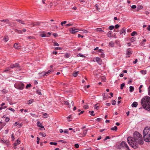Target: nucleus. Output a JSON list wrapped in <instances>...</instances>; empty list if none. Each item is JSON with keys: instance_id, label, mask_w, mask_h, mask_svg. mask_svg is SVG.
Here are the masks:
<instances>
[{"instance_id": "f257e3e1", "label": "nucleus", "mask_w": 150, "mask_h": 150, "mask_svg": "<svg viewBox=\"0 0 150 150\" xmlns=\"http://www.w3.org/2000/svg\"><path fill=\"white\" fill-rule=\"evenodd\" d=\"M127 140L129 145L134 149L137 148L139 144H142L144 142L142 135L137 132L134 133L133 137H128Z\"/></svg>"}, {"instance_id": "f03ea898", "label": "nucleus", "mask_w": 150, "mask_h": 150, "mask_svg": "<svg viewBox=\"0 0 150 150\" xmlns=\"http://www.w3.org/2000/svg\"><path fill=\"white\" fill-rule=\"evenodd\" d=\"M141 104L143 108L146 110L150 111V97L146 96L143 98L141 101Z\"/></svg>"}, {"instance_id": "7ed1b4c3", "label": "nucleus", "mask_w": 150, "mask_h": 150, "mask_svg": "<svg viewBox=\"0 0 150 150\" xmlns=\"http://www.w3.org/2000/svg\"><path fill=\"white\" fill-rule=\"evenodd\" d=\"M143 136L144 140L147 142H150V127H146L144 130Z\"/></svg>"}, {"instance_id": "20e7f679", "label": "nucleus", "mask_w": 150, "mask_h": 150, "mask_svg": "<svg viewBox=\"0 0 150 150\" xmlns=\"http://www.w3.org/2000/svg\"><path fill=\"white\" fill-rule=\"evenodd\" d=\"M15 88L18 89L23 90L24 87V84L22 82H18L14 84Z\"/></svg>"}, {"instance_id": "39448f33", "label": "nucleus", "mask_w": 150, "mask_h": 150, "mask_svg": "<svg viewBox=\"0 0 150 150\" xmlns=\"http://www.w3.org/2000/svg\"><path fill=\"white\" fill-rule=\"evenodd\" d=\"M120 146L121 147L126 149V150H130L127 143L124 141H122L121 142L120 144Z\"/></svg>"}, {"instance_id": "423d86ee", "label": "nucleus", "mask_w": 150, "mask_h": 150, "mask_svg": "<svg viewBox=\"0 0 150 150\" xmlns=\"http://www.w3.org/2000/svg\"><path fill=\"white\" fill-rule=\"evenodd\" d=\"M69 30L71 32V33L72 34H74L75 33L78 32V30L76 29L75 27L70 28Z\"/></svg>"}, {"instance_id": "0eeeda50", "label": "nucleus", "mask_w": 150, "mask_h": 150, "mask_svg": "<svg viewBox=\"0 0 150 150\" xmlns=\"http://www.w3.org/2000/svg\"><path fill=\"white\" fill-rule=\"evenodd\" d=\"M1 22H3V24H8L9 23V20L8 19H6L3 20H0V24L3 25L2 23H1Z\"/></svg>"}, {"instance_id": "6e6552de", "label": "nucleus", "mask_w": 150, "mask_h": 150, "mask_svg": "<svg viewBox=\"0 0 150 150\" xmlns=\"http://www.w3.org/2000/svg\"><path fill=\"white\" fill-rule=\"evenodd\" d=\"M52 71L51 70H50L47 71L46 72H43L41 73H40V74H42L43 76H47V74H48L50 73Z\"/></svg>"}, {"instance_id": "1a4fd4ad", "label": "nucleus", "mask_w": 150, "mask_h": 150, "mask_svg": "<svg viewBox=\"0 0 150 150\" xmlns=\"http://www.w3.org/2000/svg\"><path fill=\"white\" fill-rule=\"evenodd\" d=\"M42 23H41L39 22H35V23H31V25H33V26L34 27L39 25H40L41 24H42Z\"/></svg>"}, {"instance_id": "9d476101", "label": "nucleus", "mask_w": 150, "mask_h": 150, "mask_svg": "<svg viewBox=\"0 0 150 150\" xmlns=\"http://www.w3.org/2000/svg\"><path fill=\"white\" fill-rule=\"evenodd\" d=\"M96 61L100 65L101 64L102 60L99 57H96Z\"/></svg>"}, {"instance_id": "9b49d317", "label": "nucleus", "mask_w": 150, "mask_h": 150, "mask_svg": "<svg viewBox=\"0 0 150 150\" xmlns=\"http://www.w3.org/2000/svg\"><path fill=\"white\" fill-rule=\"evenodd\" d=\"M19 67V64H18L16 63L15 64H13L12 65H11L10 66V67L11 68H13L15 67Z\"/></svg>"}, {"instance_id": "f8f14e48", "label": "nucleus", "mask_w": 150, "mask_h": 150, "mask_svg": "<svg viewBox=\"0 0 150 150\" xmlns=\"http://www.w3.org/2000/svg\"><path fill=\"white\" fill-rule=\"evenodd\" d=\"M132 54V52L130 49H129L127 50L126 51V54L127 55H129L128 56V57H129L130 56H129L130 55H131Z\"/></svg>"}, {"instance_id": "ddd939ff", "label": "nucleus", "mask_w": 150, "mask_h": 150, "mask_svg": "<svg viewBox=\"0 0 150 150\" xmlns=\"http://www.w3.org/2000/svg\"><path fill=\"white\" fill-rule=\"evenodd\" d=\"M14 47L15 48L17 49H19L20 48V45H18L17 43H15L14 45Z\"/></svg>"}, {"instance_id": "4468645a", "label": "nucleus", "mask_w": 150, "mask_h": 150, "mask_svg": "<svg viewBox=\"0 0 150 150\" xmlns=\"http://www.w3.org/2000/svg\"><path fill=\"white\" fill-rule=\"evenodd\" d=\"M138 105V103L137 102H134L132 104V107H136Z\"/></svg>"}, {"instance_id": "2eb2a0df", "label": "nucleus", "mask_w": 150, "mask_h": 150, "mask_svg": "<svg viewBox=\"0 0 150 150\" xmlns=\"http://www.w3.org/2000/svg\"><path fill=\"white\" fill-rule=\"evenodd\" d=\"M14 31L16 32L17 33L19 34H22L23 33V31L21 30H18L17 29H15Z\"/></svg>"}, {"instance_id": "dca6fc26", "label": "nucleus", "mask_w": 150, "mask_h": 150, "mask_svg": "<svg viewBox=\"0 0 150 150\" xmlns=\"http://www.w3.org/2000/svg\"><path fill=\"white\" fill-rule=\"evenodd\" d=\"M143 6L142 5H139L138 6L137 8V11H139V10L142 9L143 8Z\"/></svg>"}, {"instance_id": "f3484780", "label": "nucleus", "mask_w": 150, "mask_h": 150, "mask_svg": "<svg viewBox=\"0 0 150 150\" xmlns=\"http://www.w3.org/2000/svg\"><path fill=\"white\" fill-rule=\"evenodd\" d=\"M64 103L65 105H67L69 108L71 107V105L68 101H64Z\"/></svg>"}, {"instance_id": "a211bd4d", "label": "nucleus", "mask_w": 150, "mask_h": 150, "mask_svg": "<svg viewBox=\"0 0 150 150\" xmlns=\"http://www.w3.org/2000/svg\"><path fill=\"white\" fill-rule=\"evenodd\" d=\"M109 46L110 47H112L114 46V43L113 41L110 42L109 44Z\"/></svg>"}, {"instance_id": "6ab92c4d", "label": "nucleus", "mask_w": 150, "mask_h": 150, "mask_svg": "<svg viewBox=\"0 0 150 150\" xmlns=\"http://www.w3.org/2000/svg\"><path fill=\"white\" fill-rule=\"evenodd\" d=\"M20 140H17V142H15L14 143V146H16L17 145L19 144L20 143Z\"/></svg>"}, {"instance_id": "aec40b11", "label": "nucleus", "mask_w": 150, "mask_h": 150, "mask_svg": "<svg viewBox=\"0 0 150 150\" xmlns=\"http://www.w3.org/2000/svg\"><path fill=\"white\" fill-rule=\"evenodd\" d=\"M67 118V119L69 121H71V120H70L69 119H72L73 118V115H69V116H68V117Z\"/></svg>"}, {"instance_id": "412c9836", "label": "nucleus", "mask_w": 150, "mask_h": 150, "mask_svg": "<svg viewBox=\"0 0 150 150\" xmlns=\"http://www.w3.org/2000/svg\"><path fill=\"white\" fill-rule=\"evenodd\" d=\"M134 90V88L132 86L129 87V91L130 92H132Z\"/></svg>"}, {"instance_id": "4be33fe9", "label": "nucleus", "mask_w": 150, "mask_h": 150, "mask_svg": "<svg viewBox=\"0 0 150 150\" xmlns=\"http://www.w3.org/2000/svg\"><path fill=\"white\" fill-rule=\"evenodd\" d=\"M125 29L124 28H122L121 30L120 34H121L124 33H125Z\"/></svg>"}, {"instance_id": "5701e85b", "label": "nucleus", "mask_w": 150, "mask_h": 150, "mask_svg": "<svg viewBox=\"0 0 150 150\" xmlns=\"http://www.w3.org/2000/svg\"><path fill=\"white\" fill-rule=\"evenodd\" d=\"M3 40L5 42L7 41L8 40V36H5V37H4V38L3 39Z\"/></svg>"}, {"instance_id": "b1692460", "label": "nucleus", "mask_w": 150, "mask_h": 150, "mask_svg": "<svg viewBox=\"0 0 150 150\" xmlns=\"http://www.w3.org/2000/svg\"><path fill=\"white\" fill-rule=\"evenodd\" d=\"M43 116L44 118H47L49 116V115L47 113H45L43 114Z\"/></svg>"}, {"instance_id": "393cba45", "label": "nucleus", "mask_w": 150, "mask_h": 150, "mask_svg": "<svg viewBox=\"0 0 150 150\" xmlns=\"http://www.w3.org/2000/svg\"><path fill=\"white\" fill-rule=\"evenodd\" d=\"M36 93L38 94L39 95H41V91L39 89H37L36 91Z\"/></svg>"}, {"instance_id": "a878e982", "label": "nucleus", "mask_w": 150, "mask_h": 150, "mask_svg": "<svg viewBox=\"0 0 150 150\" xmlns=\"http://www.w3.org/2000/svg\"><path fill=\"white\" fill-rule=\"evenodd\" d=\"M136 38L135 37H133L130 39V41L131 42H133L135 41Z\"/></svg>"}, {"instance_id": "bb28decb", "label": "nucleus", "mask_w": 150, "mask_h": 150, "mask_svg": "<svg viewBox=\"0 0 150 150\" xmlns=\"http://www.w3.org/2000/svg\"><path fill=\"white\" fill-rule=\"evenodd\" d=\"M16 21L17 22L20 23H22V24H25L24 23H23V21L20 20L19 19H16Z\"/></svg>"}, {"instance_id": "cd10ccee", "label": "nucleus", "mask_w": 150, "mask_h": 150, "mask_svg": "<svg viewBox=\"0 0 150 150\" xmlns=\"http://www.w3.org/2000/svg\"><path fill=\"white\" fill-rule=\"evenodd\" d=\"M117 127L116 126H115L114 127L111 128V130H117Z\"/></svg>"}, {"instance_id": "c85d7f7f", "label": "nucleus", "mask_w": 150, "mask_h": 150, "mask_svg": "<svg viewBox=\"0 0 150 150\" xmlns=\"http://www.w3.org/2000/svg\"><path fill=\"white\" fill-rule=\"evenodd\" d=\"M94 111H90L89 112V113H90V115L91 116H94L95 114H94Z\"/></svg>"}, {"instance_id": "c756f323", "label": "nucleus", "mask_w": 150, "mask_h": 150, "mask_svg": "<svg viewBox=\"0 0 150 150\" xmlns=\"http://www.w3.org/2000/svg\"><path fill=\"white\" fill-rule=\"evenodd\" d=\"M34 100L33 99L30 100L28 101V103L30 104L34 102Z\"/></svg>"}, {"instance_id": "7c9ffc66", "label": "nucleus", "mask_w": 150, "mask_h": 150, "mask_svg": "<svg viewBox=\"0 0 150 150\" xmlns=\"http://www.w3.org/2000/svg\"><path fill=\"white\" fill-rule=\"evenodd\" d=\"M125 84L124 83H123L121 84L120 89H123V87H124V86H125Z\"/></svg>"}, {"instance_id": "2f4dec72", "label": "nucleus", "mask_w": 150, "mask_h": 150, "mask_svg": "<svg viewBox=\"0 0 150 150\" xmlns=\"http://www.w3.org/2000/svg\"><path fill=\"white\" fill-rule=\"evenodd\" d=\"M40 134L43 137H45L46 136V134L45 133L40 132Z\"/></svg>"}, {"instance_id": "473e14b6", "label": "nucleus", "mask_w": 150, "mask_h": 150, "mask_svg": "<svg viewBox=\"0 0 150 150\" xmlns=\"http://www.w3.org/2000/svg\"><path fill=\"white\" fill-rule=\"evenodd\" d=\"M137 34V33L136 32L133 31V32H132V33H131V35L132 36H134V35H135L136 34Z\"/></svg>"}, {"instance_id": "72a5a7b5", "label": "nucleus", "mask_w": 150, "mask_h": 150, "mask_svg": "<svg viewBox=\"0 0 150 150\" xmlns=\"http://www.w3.org/2000/svg\"><path fill=\"white\" fill-rule=\"evenodd\" d=\"M31 86V85L29 83L26 86V89H28V88L30 87Z\"/></svg>"}, {"instance_id": "f704fd0d", "label": "nucleus", "mask_w": 150, "mask_h": 150, "mask_svg": "<svg viewBox=\"0 0 150 150\" xmlns=\"http://www.w3.org/2000/svg\"><path fill=\"white\" fill-rule=\"evenodd\" d=\"M112 34L111 31H109L107 33L108 37H111L110 35Z\"/></svg>"}, {"instance_id": "c9c22d12", "label": "nucleus", "mask_w": 150, "mask_h": 150, "mask_svg": "<svg viewBox=\"0 0 150 150\" xmlns=\"http://www.w3.org/2000/svg\"><path fill=\"white\" fill-rule=\"evenodd\" d=\"M79 71L76 72L73 74V75L74 77H76L78 75Z\"/></svg>"}, {"instance_id": "e433bc0d", "label": "nucleus", "mask_w": 150, "mask_h": 150, "mask_svg": "<svg viewBox=\"0 0 150 150\" xmlns=\"http://www.w3.org/2000/svg\"><path fill=\"white\" fill-rule=\"evenodd\" d=\"M40 36L42 37H48V36H46V35L45 34H42L40 35Z\"/></svg>"}, {"instance_id": "4c0bfd02", "label": "nucleus", "mask_w": 150, "mask_h": 150, "mask_svg": "<svg viewBox=\"0 0 150 150\" xmlns=\"http://www.w3.org/2000/svg\"><path fill=\"white\" fill-rule=\"evenodd\" d=\"M98 105V104H97L95 105L94 106L95 108L97 110H98L99 108V106Z\"/></svg>"}, {"instance_id": "58836bf2", "label": "nucleus", "mask_w": 150, "mask_h": 150, "mask_svg": "<svg viewBox=\"0 0 150 150\" xmlns=\"http://www.w3.org/2000/svg\"><path fill=\"white\" fill-rule=\"evenodd\" d=\"M78 57H85V56L84 55L81 54L79 53L78 54Z\"/></svg>"}, {"instance_id": "ea45409f", "label": "nucleus", "mask_w": 150, "mask_h": 150, "mask_svg": "<svg viewBox=\"0 0 150 150\" xmlns=\"http://www.w3.org/2000/svg\"><path fill=\"white\" fill-rule=\"evenodd\" d=\"M102 81L103 82H105L106 81V79L105 78L104 76H103L102 77Z\"/></svg>"}, {"instance_id": "a19ab883", "label": "nucleus", "mask_w": 150, "mask_h": 150, "mask_svg": "<svg viewBox=\"0 0 150 150\" xmlns=\"http://www.w3.org/2000/svg\"><path fill=\"white\" fill-rule=\"evenodd\" d=\"M50 144L51 145H56L57 144L56 142H50Z\"/></svg>"}, {"instance_id": "79ce46f5", "label": "nucleus", "mask_w": 150, "mask_h": 150, "mask_svg": "<svg viewBox=\"0 0 150 150\" xmlns=\"http://www.w3.org/2000/svg\"><path fill=\"white\" fill-rule=\"evenodd\" d=\"M64 57L66 58H68L69 57V56L68 53H66Z\"/></svg>"}, {"instance_id": "37998d69", "label": "nucleus", "mask_w": 150, "mask_h": 150, "mask_svg": "<svg viewBox=\"0 0 150 150\" xmlns=\"http://www.w3.org/2000/svg\"><path fill=\"white\" fill-rule=\"evenodd\" d=\"M114 28V26L113 25H110L109 27V28L110 30H112Z\"/></svg>"}, {"instance_id": "c03bdc74", "label": "nucleus", "mask_w": 150, "mask_h": 150, "mask_svg": "<svg viewBox=\"0 0 150 150\" xmlns=\"http://www.w3.org/2000/svg\"><path fill=\"white\" fill-rule=\"evenodd\" d=\"M10 70V68L9 67L7 68L4 71V72H6Z\"/></svg>"}, {"instance_id": "a18cd8bd", "label": "nucleus", "mask_w": 150, "mask_h": 150, "mask_svg": "<svg viewBox=\"0 0 150 150\" xmlns=\"http://www.w3.org/2000/svg\"><path fill=\"white\" fill-rule=\"evenodd\" d=\"M97 31H102V32H103V31L102 30V28H98L97 29Z\"/></svg>"}, {"instance_id": "49530a36", "label": "nucleus", "mask_w": 150, "mask_h": 150, "mask_svg": "<svg viewBox=\"0 0 150 150\" xmlns=\"http://www.w3.org/2000/svg\"><path fill=\"white\" fill-rule=\"evenodd\" d=\"M100 56L102 58H104L105 57V55L104 53H101L100 55Z\"/></svg>"}, {"instance_id": "de8ad7c7", "label": "nucleus", "mask_w": 150, "mask_h": 150, "mask_svg": "<svg viewBox=\"0 0 150 150\" xmlns=\"http://www.w3.org/2000/svg\"><path fill=\"white\" fill-rule=\"evenodd\" d=\"M54 46H59V44L58 43H57V42H54Z\"/></svg>"}, {"instance_id": "09e8293b", "label": "nucleus", "mask_w": 150, "mask_h": 150, "mask_svg": "<svg viewBox=\"0 0 150 150\" xmlns=\"http://www.w3.org/2000/svg\"><path fill=\"white\" fill-rule=\"evenodd\" d=\"M1 142L3 143H7V140H4V139H2L1 141Z\"/></svg>"}, {"instance_id": "8fccbe9b", "label": "nucleus", "mask_w": 150, "mask_h": 150, "mask_svg": "<svg viewBox=\"0 0 150 150\" xmlns=\"http://www.w3.org/2000/svg\"><path fill=\"white\" fill-rule=\"evenodd\" d=\"M116 102L115 100H112V104L113 105H115L116 104Z\"/></svg>"}, {"instance_id": "3c124183", "label": "nucleus", "mask_w": 150, "mask_h": 150, "mask_svg": "<svg viewBox=\"0 0 150 150\" xmlns=\"http://www.w3.org/2000/svg\"><path fill=\"white\" fill-rule=\"evenodd\" d=\"M66 23L67 21H64L61 22V24L63 26L64 24H65Z\"/></svg>"}, {"instance_id": "603ef678", "label": "nucleus", "mask_w": 150, "mask_h": 150, "mask_svg": "<svg viewBox=\"0 0 150 150\" xmlns=\"http://www.w3.org/2000/svg\"><path fill=\"white\" fill-rule=\"evenodd\" d=\"M37 143L38 144H39V140H40V139L39 137H37Z\"/></svg>"}, {"instance_id": "864d4df0", "label": "nucleus", "mask_w": 150, "mask_h": 150, "mask_svg": "<svg viewBox=\"0 0 150 150\" xmlns=\"http://www.w3.org/2000/svg\"><path fill=\"white\" fill-rule=\"evenodd\" d=\"M96 7V9L97 10H99L100 8H98V5L97 4H96L95 5Z\"/></svg>"}, {"instance_id": "5fc2aeb1", "label": "nucleus", "mask_w": 150, "mask_h": 150, "mask_svg": "<svg viewBox=\"0 0 150 150\" xmlns=\"http://www.w3.org/2000/svg\"><path fill=\"white\" fill-rule=\"evenodd\" d=\"M87 132V130H84L83 131V134L84 135H85L86 134Z\"/></svg>"}, {"instance_id": "6e6d98bb", "label": "nucleus", "mask_w": 150, "mask_h": 150, "mask_svg": "<svg viewBox=\"0 0 150 150\" xmlns=\"http://www.w3.org/2000/svg\"><path fill=\"white\" fill-rule=\"evenodd\" d=\"M8 131H9V129L8 128H7L6 130L5 131V134H7V133H8Z\"/></svg>"}, {"instance_id": "4d7b16f0", "label": "nucleus", "mask_w": 150, "mask_h": 150, "mask_svg": "<svg viewBox=\"0 0 150 150\" xmlns=\"http://www.w3.org/2000/svg\"><path fill=\"white\" fill-rule=\"evenodd\" d=\"M84 108L85 109H88V106L87 105H84Z\"/></svg>"}, {"instance_id": "13d9d810", "label": "nucleus", "mask_w": 150, "mask_h": 150, "mask_svg": "<svg viewBox=\"0 0 150 150\" xmlns=\"http://www.w3.org/2000/svg\"><path fill=\"white\" fill-rule=\"evenodd\" d=\"M148 95L150 96V86L148 88Z\"/></svg>"}, {"instance_id": "bf43d9fd", "label": "nucleus", "mask_w": 150, "mask_h": 150, "mask_svg": "<svg viewBox=\"0 0 150 150\" xmlns=\"http://www.w3.org/2000/svg\"><path fill=\"white\" fill-rule=\"evenodd\" d=\"M81 30L83 31V32L84 33H88V31L85 30Z\"/></svg>"}, {"instance_id": "052dcab7", "label": "nucleus", "mask_w": 150, "mask_h": 150, "mask_svg": "<svg viewBox=\"0 0 150 150\" xmlns=\"http://www.w3.org/2000/svg\"><path fill=\"white\" fill-rule=\"evenodd\" d=\"M73 25L72 23H69L66 24V26H70Z\"/></svg>"}, {"instance_id": "680f3d73", "label": "nucleus", "mask_w": 150, "mask_h": 150, "mask_svg": "<svg viewBox=\"0 0 150 150\" xmlns=\"http://www.w3.org/2000/svg\"><path fill=\"white\" fill-rule=\"evenodd\" d=\"M8 109L14 112L15 110L13 109L12 108H8Z\"/></svg>"}, {"instance_id": "e2e57ef3", "label": "nucleus", "mask_w": 150, "mask_h": 150, "mask_svg": "<svg viewBox=\"0 0 150 150\" xmlns=\"http://www.w3.org/2000/svg\"><path fill=\"white\" fill-rule=\"evenodd\" d=\"M136 8V6L135 5H133L131 6V8L133 9H135Z\"/></svg>"}, {"instance_id": "0e129e2a", "label": "nucleus", "mask_w": 150, "mask_h": 150, "mask_svg": "<svg viewBox=\"0 0 150 150\" xmlns=\"http://www.w3.org/2000/svg\"><path fill=\"white\" fill-rule=\"evenodd\" d=\"M9 120V119L8 117H6L5 119V121L6 122H8Z\"/></svg>"}, {"instance_id": "69168bd1", "label": "nucleus", "mask_w": 150, "mask_h": 150, "mask_svg": "<svg viewBox=\"0 0 150 150\" xmlns=\"http://www.w3.org/2000/svg\"><path fill=\"white\" fill-rule=\"evenodd\" d=\"M55 50H61L62 48L60 47H56L54 48Z\"/></svg>"}, {"instance_id": "338daca9", "label": "nucleus", "mask_w": 150, "mask_h": 150, "mask_svg": "<svg viewBox=\"0 0 150 150\" xmlns=\"http://www.w3.org/2000/svg\"><path fill=\"white\" fill-rule=\"evenodd\" d=\"M74 145L75 147L77 148H78L79 147V145L78 144H76Z\"/></svg>"}, {"instance_id": "774afa93", "label": "nucleus", "mask_w": 150, "mask_h": 150, "mask_svg": "<svg viewBox=\"0 0 150 150\" xmlns=\"http://www.w3.org/2000/svg\"><path fill=\"white\" fill-rule=\"evenodd\" d=\"M147 30L149 31H150V25H149L147 28Z\"/></svg>"}]
</instances>
